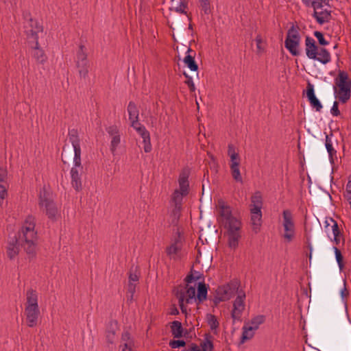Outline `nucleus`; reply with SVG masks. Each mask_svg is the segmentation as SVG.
Returning <instances> with one entry per match:
<instances>
[{
  "label": "nucleus",
  "mask_w": 351,
  "mask_h": 351,
  "mask_svg": "<svg viewBox=\"0 0 351 351\" xmlns=\"http://www.w3.org/2000/svg\"><path fill=\"white\" fill-rule=\"evenodd\" d=\"M221 219L219 221L221 223L228 237V247L236 249L239 245V241L241 237V229L242 226L241 221L232 214L230 206H228L224 209L220 210Z\"/></svg>",
  "instance_id": "f257e3e1"
},
{
  "label": "nucleus",
  "mask_w": 351,
  "mask_h": 351,
  "mask_svg": "<svg viewBox=\"0 0 351 351\" xmlns=\"http://www.w3.org/2000/svg\"><path fill=\"white\" fill-rule=\"evenodd\" d=\"M25 226L22 228L23 237L19 239H21V246L28 255L29 260L36 257V247L37 241V232L34 231L35 223L34 218L29 216L25 220Z\"/></svg>",
  "instance_id": "f03ea898"
},
{
  "label": "nucleus",
  "mask_w": 351,
  "mask_h": 351,
  "mask_svg": "<svg viewBox=\"0 0 351 351\" xmlns=\"http://www.w3.org/2000/svg\"><path fill=\"white\" fill-rule=\"evenodd\" d=\"M334 92L335 98L342 104H346L351 96V80L346 71L339 70L335 79Z\"/></svg>",
  "instance_id": "7ed1b4c3"
},
{
  "label": "nucleus",
  "mask_w": 351,
  "mask_h": 351,
  "mask_svg": "<svg viewBox=\"0 0 351 351\" xmlns=\"http://www.w3.org/2000/svg\"><path fill=\"white\" fill-rule=\"evenodd\" d=\"M299 31L300 27L293 24L288 29L285 40V48L293 56H298L300 53L298 50L301 39Z\"/></svg>",
  "instance_id": "20e7f679"
},
{
  "label": "nucleus",
  "mask_w": 351,
  "mask_h": 351,
  "mask_svg": "<svg viewBox=\"0 0 351 351\" xmlns=\"http://www.w3.org/2000/svg\"><path fill=\"white\" fill-rule=\"evenodd\" d=\"M85 46L80 45L76 53L75 65L80 78L85 79L88 74L90 64L85 51Z\"/></svg>",
  "instance_id": "39448f33"
},
{
  "label": "nucleus",
  "mask_w": 351,
  "mask_h": 351,
  "mask_svg": "<svg viewBox=\"0 0 351 351\" xmlns=\"http://www.w3.org/2000/svg\"><path fill=\"white\" fill-rule=\"evenodd\" d=\"M283 215V226L285 230L284 238L290 242L294 236V223L291 212L289 210H285L282 213Z\"/></svg>",
  "instance_id": "423d86ee"
},
{
  "label": "nucleus",
  "mask_w": 351,
  "mask_h": 351,
  "mask_svg": "<svg viewBox=\"0 0 351 351\" xmlns=\"http://www.w3.org/2000/svg\"><path fill=\"white\" fill-rule=\"evenodd\" d=\"M245 293L241 291L233 302V309L231 311V317L233 320H241L242 313L245 310Z\"/></svg>",
  "instance_id": "0eeeda50"
},
{
  "label": "nucleus",
  "mask_w": 351,
  "mask_h": 351,
  "mask_svg": "<svg viewBox=\"0 0 351 351\" xmlns=\"http://www.w3.org/2000/svg\"><path fill=\"white\" fill-rule=\"evenodd\" d=\"M69 139L71 143L74 151V160H81L80 140L78 136L77 130L72 129L69 130Z\"/></svg>",
  "instance_id": "6e6552de"
},
{
  "label": "nucleus",
  "mask_w": 351,
  "mask_h": 351,
  "mask_svg": "<svg viewBox=\"0 0 351 351\" xmlns=\"http://www.w3.org/2000/svg\"><path fill=\"white\" fill-rule=\"evenodd\" d=\"M306 95L309 101L311 107L315 108L316 111L320 112L322 109V104L320 101L317 98L315 94L314 86L308 82L306 89Z\"/></svg>",
  "instance_id": "1a4fd4ad"
},
{
  "label": "nucleus",
  "mask_w": 351,
  "mask_h": 351,
  "mask_svg": "<svg viewBox=\"0 0 351 351\" xmlns=\"http://www.w3.org/2000/svg\"><path fill=\"white\" fill-rule=\"evenodd\" d=\"M306 54L309 59H317L318 46L315 40L311 37L307 36L305 38Z\"/></svg>",
  "instance_id": "9d476101"
},
{
  "label": "nucleus",
  "mask_w": 351,
  "mask_h": 351,
  "mask_svg": "<svg viewBox=\"0 0 351 351\" xmlns=\"http://www.w3.org/2000/svg\"><path fill=\"white\" fill-rule=\"evenodd\" d=\"M118 329V322L115 319L110 320L106 331V339L108 344L114 343L116 339V332Z\"/></svg>",
  "instance_id": "9b49d317"
},
{
  "label": "nucleus",
  "mask_w": 351,
  "mask_h": 351,
  "mask_svg": "<svg viewBox=\"0 0 351 351\" xmlns=\"http://www.w3.org/2000/svg\"><path fill=\"white\" fill-rule=\"evenodd\" d=\"M25 311L26 313L27 326L31 328L36 326L40 314L39 308H25Z\"/></svg>",
  "instance_id": "f8f14e48"
},
{
  "label": "nucleus",
  "mask_w": 351,
  "mask_h": 351,
  "mask_svg": "<svg viewBox=\"0 0 351 351\" xmlns=\"http://www.w3.org/2000/svg\"><path fill=\"white\" fill-rule=\"evenodd\" d=\"M186 56L184 57L183 62L186 66L191 71H198V65L195 60V51L191 49L190 47L187 48Z\"/></svg>",
  "instance_id": "ddd939ff"
},
{
  "label": "nucleus",
  "mask_w": 351,
  "mask_h": 351,
  "mask_svg": "<svg viewBox=\"0 0 351 351\" xmlns=\"http://www.w3.org/2000/svg\"><path fill=\"white\" fill-rule=\"evenodd\" d=\"M312 16L319 25H323L325 23L329 22L332 18L331 11L326 9L320 12H318L317 10H314Z\"/></svg>",
  "instance_id": "4468645a"
},
{
  "label": "nucleus",
  "mask_w": 351,
  "mask_h": 351,
  "mask_svg": "<svg viewBox=\"0 0 351 351\" xmlns=\"http://www.w3.org/2000/svg\"><path fill=\"white\" fill-rule=\"evenodd\" d=\"M71 184L75 191H79L82 189V173L76 167H72L71 169Z\"/></svg>",
  "instance_id": "2eb2a0df"
},
{
  "label": "nucleus",
  "mask_w": 351,
  "mask_h": 351,
  "mask_svg": "<svg viewBox=\"0 0 351 351\" xmlns=\"http://www.w3.org/2000/svg\"><path fill=\"white\" fill-rule=\"evenodd\" d=\"M31 47L34 51L32 56L36 59V62L40 64H44L47 58L43 49L40 47L38 41H36L35 44L31 45Z\"/></svg>",
  "instance_id": "dca6fc26"
},
{
  "label": "nucleus",
  "mask_w": 351,
  "mask_h": 351,
  "mask_svg": "<svg viewBox=\"0 0 351 351\" xmlns=\"http://www.w3.org/2000/svg\"><path fill=\"white\" fill-rule=\"evenodd\" d=\"M208 285L205 284L204 281L199 282L197 287V293L195 301L197 304L202 303L207 299Z\"/></svg>",
  "instance_id": "f3484780"
},
{
  "label": "nucleus",
  "mask_w": 351,
  "mask_h": 351,
  "mask_svg": "<svg viewBox=\"0 0 351 351\" xmlns=\"http://www.w3.org/2000/svg\"><path fill=\"white\" fill-rule=\"evenodd\" d=\"M171 328V332L174 339H180L183 337L184 328L182 323L179 321L175 320L169 323Z\"/></svg>",
  "instance_id": "a211bd4d"
},
{
  "label": "nucleus",
  "mask_w": 351,
  "mask_h": 351,
  "mask_svg": "<svg viewBox=\"0 0 351 351\" xmlns=\"http://www.w3.org/2000/svg\"><path fill=\"white\" fill-rule=\"evenodd\" d=\"M43 207H45V213L48 218L53 221H56L58 210L56 203L54 202L48 203L45 204Z\"/></svg>",
  "instance_id": "6ab92c4d"
},
{
  "label": "nucleus",
  "mask_w": 351,
  "mask_h": 351,
  "mask_svg": "<svg viewBox=\"0 0 351 351\" xmlns=\"http://www.w3.org/2000/svg\"><path fill=\"white\" fill-rule=\"evenodd\" d=\"M25 308H39L37 293L32 289L27 291V305Z\"/></svg>",
  "instance_id": "aec40b11"
},
{
  "label": "nucleus",
  "mask_w": 351,
  "mask_h": 351,
  "mask_svg": "<svg viewBox=\"0 0 351 351\" xmlns=\"http://www.w3.org/2000/svg\"><path fill=\"white\" fill-rule=\"evenodd\" d=\"M54 202L52 197V194L47 191L45 187H43L40 191L39 193V202L38 204L40 207H43L45 204Z\"/></svg>",
  "instance_id": "412c9836"
},
{
  "label": "nucleus",
  "mask_w": 351,
  "mask_h": 351,
  "mask_svg": "<svg viewBox=\"0 0 351 351\" xmlns=\"http://www.w3.org/2000/svg\"><path fill=\"white\" fill-rule=\"evenodd\" d=\"M204 340L200 343L201 351H214L213 337L210 333H205Z\"/></svg>",
  "instance_id": "4be33fe9"
},
{
  "label": "nucleus",
  "mask_w": 351,
  "mask_h": 351,
  "mask_svg": "<svg viewBox=\"0 0 351 351\" xmlns=\"http://www.w3.org/2000/svg\"><path fill=\"white\" fill-rule=\"evenodd\" d=\"M330 1V0H302V3L306 7H312L315 10L322 9L324 4L329 6Z\"/></svg>",
  "instance_id": "5701e85b"
},
{
  "label": "nucleus",
  "mask_w": 351,
  "mask_h": 351,
  "mask_svg": "<svg viewBox=\"0 0 351 351\" xmlns=\"http://www.w3.org/2000/svg\"><path fill=\"white\" fill-rule=\"evenodd\" d=\"M243 332L241 334L240 343H244L246 341L251 339L254 335V330L252 327L243 326L242 328Z\"/></svg>",
  "instance_id": "b1692460"
},
{
  "label": "nucleus",
  "mask_w": 351,
  "mask_h": 351,
  "mask_svg": "<svg viewBox=\"0 0 351 351\" xmlns=\"http://www.w3.org/2000/svg\"><path fill=\"white\" fill-rule=\"evenodd\" d=\"M173 293L178 299L179 306H182L184 305V302L185 300V291H184L182 285L174 287L173 289Z\"/></svg>",
  "instance_id": "393cba45"
},
{
  "label": "nucleus",
  "mask_w": 351,
  "mask_h": 351,
  "mask_svg": "<svg viewBox=\"0 0 351 351\" xmlns=\"http://www.w3.org/2000/svg\"><path fill=\"white\" fill-rule=\"evenodd\" d=\"M251 223L253 231L257 233L262 223V214H251Z\"/></svg>",
  "instance_id": "a878e982"
},
{
  "label": "nucleus",
  "mask_w": 351,
  "mask_h": 351,
  "mask_svg": "<svg viewBox=\"0 0 351 351\" xmlns=\"http://www.w3.org/2000/svg\"><path fill=\"white\" fill-rule=\"evenodd\" d=\"M318 55L320 56H317V59H314V60H317L323 64H326L330 61V54L326 49L322 47L320 48Z\"/></svg>",
  "instance_id": "bb28decb"
},
{
  "label": "nucleus",
  "mask_w": 351,
  "mask_h": 351,
  "mask_svg": "<svg viewBox=\"0 0 351 351\" xmlns=\"http://www.w3.org/2000/svg\"><path fill=\"white\" fill-rule=\"evenodd\" d=\"M127 110L129 114V119L130 121L138 119L139 111L134 102L130 101Z\"/></svg>",
  "instance_id": "cd10ccee"
},
{
  "label": "nucleus",
  "mask_w": 351,
  "mask_h": 351,
  "mask_svg": "<svg viewBox=\"0 0 351 351\" xmlns=\"http://www.w3.org/2000/svg\"><path fill=\"white\" fill-rule=\"evenodd\" d=\"M230 170H231V173H232V178H234V180L237 182H242L243 180H242V177L240 173L239 163V162L231 163Z\"/></svg>",
  "instance_id": "c85d7f7f"
},
{
  "label": "nucleus",
  "mask_w": 351,
  "mask_h": 351,
  "mask_svg": "<svg viewBox=\"0 0 351 351\" xmlns=\"http://www.w3.org/2000/svg\"><path fill=\"white\" fill-rule=\"evenodd\" d=\"M182 288H184V291L186 289L185 293L187 295V298L186 299V303L189 304L191 302V300L196 298L195 297V286H191L189 284L186 283L185 287L182 286Z\"/></svg>",
  "instance_id": "c756f323"
},
{
  "label": "nucleus",
  "mask_w": 351,
  "mask_h": 351,
  "mask_svg": "<svg viewBox=\"0 0 351 351\" xmlns=\"http://www.w3.org/2000/svg\"><path fill=\"white\" fill-rule=\"evenodd\" d=\"M24 27L25 29H36L37 32H43V27L42 25L40 24V23L32 19L29 18L27 21V23H25Z\"/></svg>",
  "instance_id": "7c9ffc66"
},
{
  "label": "nucleus",
  "mask_w": 351,
  "mask_h": 351,
  "mask_svg": "<svg viewBox=\"0 0 351 351\" xmlns=\"http://www.w3.org/2000/svg\"><path fill=\"white\" fill-rule=\"evenodd\" d=\"M265 316L263 315H258L251 319V325L250 326L252 327L254 330H256L258 328L261 324L265 322Z\"/></svg>",
  "instance_id": "2f4dec72"
},
{
  "label": "nucleus",
  "mask_w": 351,
  "mask_h": 351,
  "mask_svg": "<svg viewBox=\"0 0 351 351\" xmlns=\"http://www.w3.org/2000/svg\"><path fill=\"white\" fill-rule=\"evenodd\" d=\"M169 9L170 10H174L178 13L186 14L188 16L189 20L191 21V19L188 16L187 12L180 8V0H171V7Z\"/></svg>",
  "instance_id": "473e14b6"
},
{
  "label": "nucleus",
  "mask_w": 351,
  "mask_h": 351,
  "mask_svg": "<svg viewBox=\"0 0 351 351\" xmlns=\"http://www.w3.org/2000/svg\"><path fill=\"white\" fill-rule=\"evenodd\" d=\"M230 289L228 285L219 286L216 290V295L223 297H228V300L231 297Z\"/></svg>",
  "instance_id": "72a5a7b5"
},
{
  "label": "nucleus",
  "mask_w": 351,
  "mask_h": 351,
  "mask_svg": "<svg viewBox=\"0 0 351 351\" xmlns=\"http://www.w3.org/2000/svg\"><path fill=\"white\" fill-rule=\"evenodd\" d=\"M40 32H37L36 29H25V34L27 36L28 39H32L33 40H29V43L31 45L36 43V41H38V34Z\"/></svg>",
  "instance_id": "f704fd0d"
},
{
  "label": "nucleus",
  "mask_w": 351,
  "mask_h": 351,
  "mask_svg": "<svg viewBox=\"0 0 351 351\" xmlns=\"http://www.w3.org/2000/svg\"><path fill=\"white\" fill-rule=\"evenodd\" d=\"M207 322L212 330H215L219 326V323L215 315L208 313L206 315Z\"/></svg>",
  "instance_id": "c9c22d12"
},
{
  "label": "nucleus",
  "mask_w": 351,
  "mask_h": 351,
  "mask_svg": "<svg viewBox=\"0 0 351 351\" xmlns=\"http://www.w3.org/2000/svg\"><path fill=\"white\" fill-rule=\"evenodd\" d=\"M262 206H263L262 195L261 194V192L257 191L251 197L250 206L262 207Z\"/></svg>",
  "instance_id": "e433bc0d"
},
{
  "label": "nucleus",
  "mask_w": 351,
  "mask_h": 351,
  "mask_svg": "<svg viewBox=\"0 0 351 351\" xmlns=\"http://www.w3.org/2000/svg\"><path fill=\"white\" fill-rule=\"evenodd\" d=\"M195 275H193V274H188L186 278H184V281L187 284H190L193 282V281L199 280L200 279H202L204 280V275L202 274H200L198 271L195 272Z\"/></svg>",
  "instance_id": "4c0bfd02"
},
{
  "label": "nucleus",
  "mask_w": 351,
  "mask_h": 351,
  "mask_svg": "<svg viewBox=\"0 0 351 351\" xmlns=\"http://www.w3.org/2000/svg\"><path fill=\"white\" fill-rule=\"evenodd\" d=\"M19 252V246H13L12 245H8L7 246V255L10 260L14 259Z\"/></svg>",
  "instance_id": "58836bf2"
},
{
  "label": "nucleus",
  "mask_w": 351,
  "mask_h": 351,
  "mask_svg": "<svg viewBox=\"0 0 351 351\" xmlns=\"http://www.w3.org/2000/svg\"><path fill=\"white\" fill-rule=\"evenodd\" d=\"M178 240L176 239L173 243H172L170 246L167 247L166 252L168 256H171L172 254H177L181 250V247L178 245Z\"/></svg>",
  "instance_id": "ea45409f"
},
{
  "label": "nucleus",
  "mask_w": 351,
  "mask_h": 351,
  "mask_svg": "<svg viewBox=\"0 0 351 351\" xmlns=\"http://www.w3.org/2000/svg\"><path fill=\"white\" fill-rule=\"evenodd\" d=\"M184 196L186 195L181 194L178 189L175 190L172 195V200L174 202L176 207H180Z\"/></svg>",
  "instance_id": "a19ab883"
},
{
  "label": "nucleus",
  "mask_w": 351,
  "mask_h": 351,
  "mask_svg": "<svg viewBox=\"0 0 351 351\" xmlns=\"http://www.w3.org/2000/svg\"><path fill=\"white\" fill-rule=\"evenodd\" d=\"M333 250L335 252V258H336L337 262L338 263L339 269L341 271L344 267L343 256L341 251L337 247L334 246Z\"/></svg>",
  "instance_id": "79ce46f5"
},
{
  "label": "nucleus",
  "mask_w": 351,
  "mask_h": 351,
  "mask_svg": "<svg viewBox=\"0 0 351 351\" xmlns=\"http://www.w3.org/2000/svg\"><path fill=\"white\" fill-rule=\"evenodd\" d=\"M189 175L190 169L188 167L184 168L179 175L178 182L189 183Z\"/></svg>",
  "instance_id": "37998d69"
},
{
  "label": "nucleus",
  "mask_w": 351,
  "mask_h": 351,
  "mask_svg": "<svg viewBox=\"0 0 351 351\" xmlns=\"http://www.w3.org/2000/svg\"><path fill=\"white\" fill-rule=\"evenodd\" d=\"M186 344V343L184 340L180 339L170 340V341L169 343V346L172 349L185 347Z\"/></svg>",
  "instance_id": "c03bdc74"
},
{
  "label": "nucleus",
  "mask_w": 351,
  "mask_h": 351,
  "mask_svg": "<svg viewBox=\"0 0 351 351\" xmlns=\"http://www.w3.org/2000/svg\"><path fill=\"white\" fill-rule=\"evenodd\" d=\"M199 3L204 14L208 15L211 13L210 4L208 0H199Z\"/></svg>",
  "instance_id": "a18cd8bd"
},
{
  "label": "nucleus",
  "mask_w": 351,
  "mask_h": 351,
  "mask_svg": "<svg viewBox=\"0 0 351 351\" xmlns=\"http://www.w3.org/2000/svg\"><path fill=\"white\" fill-rule=\"evenodd\" d=\"M324 134L326 135V141H325L326 149L328 153H329V152L332 153L333 151H336L334 149V147H332V143L331 138H330V136H332V132H331L330 135L327 134L326 132H324Z\"/></svg>",
  "instance_id": "49530a36"
},
{
  "label": "nucleus",
  "mask_w": 351,
  "mask_h": 351,
  "mask_svg": "<svg viewBox=\"0 0 351 351\" xmlns=\"http://www.w3.org/2000/svg\"><path fill=\"white\" fill-rule=\"evenodd\" d=\"M329 219L330 222H332L333 224L332 226V230L333 233L334 237H342V233L339 228L337 222L333 219L332 217H329Z\"/></svg>",
  "instance_id": "de8ad7c7"
},
{
  "label": "nucleus",
  "mask_w": 351,
  "mask_h": 351,
  "mask_svg": "<svg viewBox=\"0 0 351 351\" xmlns=\"http://www.w3.org/2000/svg\"><path fill=\"white\" fill-rule=\"evenodd\" d=\"M313 34L317 39L318 43L320 45L326 46L329 44V43L327 40H326L324 34L322 32L319 31H315Z\"/></svg>",
  "instance_id": "09e8293b"
},
{
  "label": "nucleus",
  "mask_w": 351,
  "mask_h": 351,
  "mask_svg": "<svg viewBox=\"0 0 351 351\" xmlns=\"http://www.w3.org/2000/svg\"><path fill=\"white\" fill-rule=\"evenodd\" d=\"M121 142L120 134L112 137L110 143V151L114 153Z\"/></svg>",
  "instance_id": "8fccbe9b"
},
{
  "label": "nucleus",
  "mask_w": 351,
  "mask_h": 351,
  "mask_svg": "<svg viewBox=\"0 0 351 351\" xmlns=\"http://www.w3.org/2000/svg\"><path fill=\"white\" fill-rule=\"evenodd\" d=\"M184 76L186 77V80L185 81L186 84L188 86L189 90L191 92H195V86L193 81L192 77H191L188 73L185 71L183 72Z\"/></svg>",
  "instance_id": "3c124183"
},
{
  "label": "nucleus",
  "mask_w": 351,
  "mask_h": 351,
  "mask_svg": "<svg viewBox=\"0 0 351 351\" xmlns=\"http://www.w3.org/2000/svg\"><path fill=\"white\" fill-rule=\"evenodd\" d=\"M348 295H349V291H348V290L346 287V280H344V287L341 291V298H342V300L343 301V303H344V306H345V310H346V315L348 317V320L350 322L349 316H348V313L347 302L344 300V298L347 297Z\"/></svg>",
  "instance_id": "603ef678"
},
{
  "label": "nucleus",
  "mask_w": 351,
  "mask_h": 351,
  "mask_svg": "<svg viewBox=\"0 0 351 351\" xmlns=\"http://www.w3.org/2000/svg\"><path fill=\"white\" fill-rule=\"evenodd\" d=\"M143 143L144 144L143 149L145 153H149L152 149V144L150 141V135L149 136H147L146 138L143 139Z\"/></svg>",
  "instance_id": "864d4df0"
},
{
  "label": "nucleus",
  "mask_w": 351,
  "mask_h": 351,
  "mask_svg": "<svg viewBox=\"0 0 351 351\" xmlns=\"http://www.w3.org/2000/svg\"><path fill=\"white\" fill-rule=\"evenodd\" d=\"M121 341L124 342L123 343H130L131 344H134V341L131 337L130 333L128 330H125L122 333Z\"/></svg>",
  "instance_id": "5fc2aeb1"
},
{
  "label": "nucleus",
  "mask_w": 351,
  "mask_h": 351,
  "mask_svg": "<svg viewBox=\"0 0 351 351\" xmlns=\"http://www.w3.org/2000/svg\"><path fill=\"white\" fill-rule=\"evenodd\" d=\"M179 192L182 195H187L189 192V183L179 182Z\"/></svg>",
  "instance_id": "6e6d98bb"
},
{
  "label": "nucleus",
  "mask_w": 351,
  "mask_h": 351,
  "mask_svg": "<svg viewBox=\"0 0 351 351\" xmlns=\"http://www.w3.org/2000/svg\"><path fill=\"white\" fill-rule=\"evenodd\" d=\"M136 131L138 132V134L141 136L143 139L146 138L147 136H149V135H150L149 131L145 128V126L136 128Z\"/></svg>",
  "instance_id": "4d7b16f0"
},
{
  "label": "nucleus",
  "mask_w": 351,
  "mask_h": 351,
  "mask_svg": "<svg viewBox=\"0 0 351 351\" xmlns=\"http://www.w3.org/2000/svg\"><path fill=\"white\" fill-rule=\"evenodd\" d=\"M108 134L112 137L119 134V131L117 125H111L106 128Z\"/></svg>",
  "instance_id": "13d9d810"
},
{
  "label": "nucleus",
  "mask_w": 351,
  "mask_h": 351,
  "mask_svg": "<svg viewBox=\"0 0 351 351\" xmlns=\"http://www.w3.org/2000/svg\"><path fill=\"white\" fill-rule=\"evenodd\" d=\"M330 112L333 116L337 117L340 115V110H339V102L335 101L330 109Z\"/></svg>",
  "instance_id": "bf43d9fd"
},
{
  "label": "nucleus",
  "mask_w": 351,
  "mask_h": 351,
  "mask_svg": "<svg viewBox=\"0 0 351 351\" xmlns=\"http://www.w3.org/2000/svg\"><path fill=\"white\" fill-rule=\"evenodd\" d=\"M136 291V285L133 282H129L128 285V293L130 294V300H132Z\"/></svg>",
  "instance_id": "052dcab7"
},
{
  "label": "nucleus",
  "mask_w": 351,
  "mask_h": 351,
  "mask_svg": "<svg viewBox=\"0 0 351 351\" xmlns=\"http://www.w3.org/2000/svg\"><path fill=\"white\" fill-rule=\"evenodd\" d=\"M7 195V190L5 187L0 184V206H1L3 200L5 199Z\"/></svg>",
  "instance_id": "680f3d73"
},
{
  "label": "nucleus",
  "mask_w": 351,
  "mask_h": 351,
  "mask_svg": "<svg viewBox=\"0 0 351 351\" xmlns=\"http://www.w3.org/2000/svg\"><path fill=\"white\" fill-rule=\"evenodd\" d=\"M226 300H228V297L219 296L217 295H216V296H215V298L213 300L215 306H217V305L221 302H223V301H226Z\"/></svg>",
  "instance_id": "e2e57ef3"
},
{
  "label": "nucleus",
  "mask_w": 351,
  "mask_h": 351,
  "mask_svg": "<svg viewBox=\"0 0 351 351\" xmlns=\"http://www.w3.org/2000/svg\"><path fill=\"white\" fill-rule=\"evenodd\" d=\"M8 176V171L5 168L0 167V182H5Z\"/></svg>",
  "instance_id": "0e129e2a"
},
{
  "label": "nucleus",
  "mask_w": 351,
  "mask_h": 351,
  "mask_svg": "<svg viewBox=\"0 0 351 351\" xmlns=\"http://www.w3.org/2000/svg\"><path fill=\"white\" fill-rule=\"evenodd\" d=\"M19 236L17 237L16 234L12 237L10 238V240L8 241V245H12L13 246H19Z\"/></svg>",
  "instance_id": "69168bd1"
},
{
  "label": "nucleus",
  "mask_w": 351,
  "mask_h": 351,
  "mask_svg": "<svg viewBox=\"0 0 351 351\" xmlns=\"http://www.w3.org/2000/svg\"><path fill=\"white\" fill-rule=\"evenodd\" d=\"M133 347L134 344H131L130 343H123V347L121 351H134Z\"/></svg>",
  "instance_id": "338daca9"
},
{
  "label": "nucleus",
  "mask_w": 351,
  "mask_h": 351,
  "mask_svg": "<svg viewBox=\"0 0 351 351\" xmlns=\"http://www.w3.org/2000/svg\"><path fill=\"white\" fill-rule=\"evenodd\" d=\"M187 351H201L199 347L194 343H192L189 345V349H186Z\"/></svg>",
  "instance_id": "774afa93"
}]
</instances>
